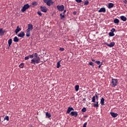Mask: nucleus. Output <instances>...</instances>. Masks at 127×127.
Returning <instances> with one entry per match:
<instances>
[{"label": "nucleus", "mask_w": 127, "mask_h": 127, "mask_svg": "<svg viewBox=\"0 0 127 127\" xmlns=\"http://www.w3.org/2000/svg\"><path fill=\"white\" fill-rule=\"evenodd\" d=\"M100 104L103 106L105 105V99L104 98H102L100 101Z\"/></svg>", "instance_id": "obj_19"}, {"label": "nucleus", "mask_w": 127, "mask_h": 127, "mask_svg": "<svg viewBox=\"0 0 127 127\" xmlns=\"http://www.w3.org/2000/svg\"><path fill=\"white\" fill-rule=\"evenodd\" d=\"M125 1H126V2H127V0H125Z\"/></svg>", "instance_id": "obj_49"}, {"label": "nucleus", "mask_w": 127, "mask_h": 127, "mask_svg": "<svg viewBox=\"0 0 127 127\" xmlns=\"http://www.w3.org/2000/svg\"><path fill=\"white\" fill-rule=\"evenodd\" d=\"M87 125H88V123L87 122H85L83 126V127H87Z\"/></svg>", "instance_id": "obj_39"}, {"label": "nucleus", "mask_w": 127, "mask_h": 127, "mask_svg": "<svg viewBox=\"0 0 127 127\" xmlns=\"http://www.w3.org/2000/svg\"><path fill=\"white\" fill-rule=\"evenodd\" d=\"M113 7H114V3H109L108 4V8H112Z\"/></svg>", "instance_id": "obj_18"}, {"label": "nucleus", "mask_w": 127, "mask_h": 127, "mask_svg": "<svg viewBox=\"0 0 127 127\" xmlns=\"http://www.w3.org/2000/svg\"><path fill=\"white\" fill-rule=\"evenodd\" d=\"M8 44H9V47H10V46H11V44H12V39H10L8 41Z\"/></svg>", "instance_id": "obj_23"}, {"label": "nucleus", "mask_w": 127, "mask_h": 127, "mask_svg": "<svg viewBox=\"0 0 127 127\" xmlns=\"http://www.w3.org/2000/svg\"><path fill=\"white\" fill-rule=\"evenodd\" d=\"M5 120L7 121H9V117H8V116H6L4 118V121H5Z\"/></svg>", "instance_id": "obj_32"}, {"label": "nucleus", "mask_w": 127, "mask_h": 127, "mask_svg": "<svg viewBox=\"0 0 127 127\" xmlns=\"http://www.w3.org/2000/svg\"><path fill=\"white\" fill-rule=\"evenodd\" d=\"M29 57H30V58L31 59H32V58H33L34 57V54H32V55H29Z\"/></svg>", "instance_id": "obj_35"}, {"label": "nucleus", "mask_w": 127, "mask_h": 127, "mask_svg": "<svg viewBox=\"0 0 127 127\" xmlns=\"http://www.w3.org/2000/svg\"><path fill=\"white\" fill-rule=\"evenodd\" d=\"M40 58L38 57V54L37 53H34V58L31 60V64H34L35 65L36 64H38L39 63H40Z\"/></svg>", "instance_id": "obj_1"}, {"label": "nucleus", "mask_w": 127, "mask_h": 127, "mask_svg": "<svg viewBox=\"0 0 127 127\" xmlns=\"http://www.w3.org/2000/svg\"><path fill=\"white\" fill-rule=\"evenodd\" d=\"M109 36H111V37L115 36V33L111 32L109 33Z\"/></svg>", "instance_id": "obj_33"}, {"label": "nucleus", "mask_w": 127, "mask_h": 127, "mask_svg": "<svg viewBox=\"0 0 127 127\" xmlns=\"http://www.w3.org/2000/svg\"><path fill=\"white\" fill-rule=\"evenodd\" d=\"M18 37H21L22 38H23V37L25 36V34H24V32H22L18 35Z\"/></svg>", "instance_id": "obj_13"}, {"label": "nucleus", "mask_w": 127, "mask_h": 127, "mask_svg": "<svg viewBox=\"0 0 127 127\" xmlns=\"http://www.w3.org/2000/svg\"><path fill=\"white\" fill-rule=\"evenodd\" d=\"M60 17H61V19L62 20H63L64 19V18H65V15H64L63 13H61L60 14Z\"/></svg>", "instance_id": "obj_22"}, {"label": "nucleus", "mask_w": 127, "mask_h": 127, "mask_svg": "<svg viewBox=\"0 0 127 127\" xmlns=\"http://www.w3.org/2000/svg\"><path fill=\"white\" fill-rule=\"evenodd\" d=\"M45 0H44V1H45Z\"/></svg>", "instance_id": "obj_50"}, {"label": "nucleus", "mask_w": 127, "mask_h": 127, "mask_svg": "<svg viewBox=\"0 0 127 127\" xmlns=\"http://www.w3.org/2000/svg\"><path fill=\"white\" fill-rule=\"evenodd\" d=\"M32 5H34V6L37 5L36 2H32Z\"/></svg>", "instance_id": "obj_43"}, {"label": "nucleus", "mask_w": 127, "mask_h": 127, "mask_svg": "<svg viewBox=\"0 0 127 127\" xmlns=\"http://www.w3.org/2000/svg\"><path fill=\"white\" fill-rule=\"evenodd\" d=\"M95 63L97 64V65H100L101 64V62H100V61H95Z\"/></svg>", "instance_id": "obj_36"}, {"label": "nucleus", "mask_w": 127, "mask_h": 127, "mask_svg": "<svg viewBox=\"0 0 127 127\" xmlns=\"http://www.w3.org/2000/svg\"><path fill=\"white\" fill-rule=\"evenodd\" d=\"M19 67L20 68H23L24 67V63H22L19 65Z\"/></svg>", "instance_id": "obj_28"}, {"label": "nucleus", "mask_w": 127, "mask_h": 127, "mask_svg": "<svg viewBox=\"0 0 127 127\" xmlns=\"http://www.w3.org/2000/svg\"><path fill=\"white\" fill-rule=\"evenodd\" d=\"M5 33V30H3L2 28L0 29V35H1V36H3V35H4Z\"/></svg>", "instance_id": "obj_12"}, {"label": "nucleus", "mask_w": 127, "mask_h": 127, "mask_svg": "<svg viewBox=\"0 0 127 127\" xmlns=\"http://www.w3.org/2000/svg\"><path fill=\"white\" fill-rule=\"evenodd\" d=\"M91 61H92V62H95V59H92Z\"/></svg>", "instance_id": "obj_47"}, {"label": "nucleus", "mask_w": 127, "mask_h": 127, "mask_svg": "<svg viewBox=\"0 0 127 127\" xmlns=\"http://www.w3.org/2000/svg\"><path fill=\"white\" fill-rule=\"evenodd\" d=\"M81 112H82V113H86V112H87V109L84 107L82 109Z\"/></svg>", "instance_id": "obj_30"}, {"label": "nucleus", "mask_w": 127, "mask_h": 127, "mask_svg": "<svg viewBox=\"0 0 127 127\" xmlns=\"http://www.w3.org/2000/svg\"><path fill=\"white\" fill-rule=\"evenodd\" d=\"M41 10L43 11V12H47V8L45 6H41L40 7Z\"/></svg>", "instance_id": "obj_9"}, {"label": "nucleus", "mask_w": 127, "mask_h": 127, "mask_svg": "<svg viewBox=\"0 0 127 127\" xmlns=\"http://www.w3.org/2000/svg\"><path fill=\"white\" fill-rule=\"evenodd\" d=\"M64 8L65 6H64V5H58L57 6V9H58V10H59V11L62 12L63 11V10H64Z\"/></svg>", "instance_id": "obj_3"}, {"label": "nucleus", "mask_w": 127, "mask_h": 127, "mask_svg": "<svg viewBox=\"0 0 127 127\" xmlns=\"http://www.w3.org/2000/svg\"><path fill=\"white\" fill-rule=\"evenodd\" d=\"M71 111H74V108H73V107H69L66 111V114H70Z\"/></svg>", "instance_id": "obj_10"}, {"label": "nucleus", "mask_w": 127, "mask_h": 127, "mask_svg": "<svg viewBox=\"0 0 127 127\" xmlns=\"http://www.w3.org/2000/svg\"><path fill=\"white\" fill-rule=\"evenodd\" d=\"M111 32L113 33L115 32V31H116V29L113 28L111 30Z\"/></svg>", "instance_id": "obj_38"}, {"label": "nucleus", "mask_w": 127, "mask_h": 127, "mask_svg": "<svg viewBox=\"0 0 127 127\" xmlns=\"http://www.w3.org/2000/svg\"><path fill=\"white\" fill-rule=\"evenodd\" d=\"M92 103H96V96H94L92 97Z\"/></svg>", "instance_id": "obj_29"}, {"label": "nucleus", "mask_w": 127, "mask_h": 127, "mask_svg": "<svg viewBox=\"0 0 127 127\" xmlns=\"http://www.w3.org/2000/svg\"><path fill=\"white\" fill-rule=\"evenodd\" d=\"M46 116L49 119V118H51V114L50 113L47 112L46 113Z\"/></svg>", "instance_id": "obj_27"}, {"label": "nucleus", "mask_w": 127, "mask_h": 127, "mask_svg": "<svg viewBox=\"0 0 127 127\" xmlns=\"http://www.w3.org/2000/svg\"><path fill=\"white\" fill-rule=\"evenodd\" d=\"M106 10L105 7H102L99 10L98 12H106Z\"/></svg>", "instance_id": "obj_14"}, {"label": "nucleus", "mask_w": 127, "mask_h": 127, "mask_svg": "<svg viewBox=\"0 0 127 127\" xmlns=\"http://www.w3.org/2000/svg\"><path fill=\"white\" fill-rule=\"evenodd\" d=\"M26 36H27V37H29L30 36V31H27L26 30Z\"/></svg>", "instance_id": "obj_25"}, {"label": "nucleus", "mask_w": 127, "mask_h": 127, "mask_svg": "<svg viewBox=\"0 0 127 127\" xmlns=\"http://www.w3.org/2000/svg\"><path fill=\"white\" fill-rule=\"evenodd\" d=\"M66 12V10H64V12L63 13H62L63 14L65 15V13Z\"/></svg>", "instance_id": "obj_46"}, {"label": "nucleus", "mask_w": 127, "mask_h": 127, "mask_svg": "<svg viewBox=\"0 0 127 127\" xmlns=\"http://www.w3.org/2000/svg\"><path fill=\"white\" fill-rule=\"evenodd\" d=\"M61 63V60L59 61L57 63V68H60V67H61V64H60Z\"/></svg>", "instance_id": "obj_24"}, {"label": "nucleus", "mask_w": 127, "mask_h": 127, "mask_svg": "<svg viewBox=\"0 0 127 127\" xmlns=\"http://www.w3.org/2000/svg\"><path fill=\"white\" fill-rule=\"evenodd\" d=\"M33 30V25L32 24H28V29L26 30L28 31H31Z\"/></svg>", "instance_id": "obj_7"}, {"label": "nucleus", "mask_w": 127, "mask_h": 127, "mask_svg": "<svg viewBox=\"0 0 127 127\" xmlns=\"http://www.w3.org/2000/svg\"><path fill=\"white\" fill-rule=\"evenodd\" d=\"M38 14H39V15H40V16H41L42 15V13H41V12L40 11H38L37 12Z\"/></svg>", "instance_id": "obj_42"}, {"label": "nucleus", "mask_w": 127, "mask_h": 127, "mask_svg": "<svg viewBox=\"0 0 127 127\" xmlns=\"http://www.w3.org/2000/svg\"><path fill=\"white\" fill-rule=\"evenodd\" d=\"M106 45H107V46H108V47H114V46H115V42H112L111 43H110V44L108 43H105Z\"/></svg>", "instance_id": "obj_8"}, {"label": "nucleus", "mask_w": 127, "mask_h": 127, "mask_svg": "<svg viewBox=\"0 0 127 127\" xmlns=\"http://www.w3.org/2000/svg\"><path fill=\"white\" fill-rule=\"evenodd\" d=\"M120 18L123 21H127V18L125 16H120Z\"/></svg>", "instance_id": "obj_16"}, {"label": "nucleus", "mask_w": 127, "mask_h": 127, "mask_svg": "<svg viewBox=\"0 0 127 127\" xmlns=\"http://www.w3.org/2000/svg\"><path fill=\"white\" fill-rule=\"evenodd\" d=\"M88 4H89V1L88 0H86L84 2V5H88Z\"/></svg>", "instance_id": "obj_34"}, {"label": "nucleus", "mask_w": 127, "mask_h": 127, "mask_svg": "<svg viewBox=\"0 0 127 127\" xmlns=\"http://www.w3.org/2000/svg\"><path fill=\"white\" fill-rule=\"evenodd\" d=\"M20 30H21V28H20L19 26H17L15 30V32L16 34H17L19 32V31H20Z\"/></svg>", "instance_id": "obj_15"}, {"label": "nucleus", "mask_w": 127, "mask_h": 127, "mask_svg": "<svg viewBox=\"0 0 127 127\" xmlns=\"http://www.w3.org/2000/svg\"><path fill=\"white\" fill-rule=\"evenodd\" d=\"M114 22L116 24H118V23H120V20L119 19H115L114 20Z\"/></svg>", "instance_id": "obj_20"}, {"label": "nucleus", "mask_w": 127, "mask_h": 127, "mask_svg": "<svg viewBox=\"0 0 127 127\" xmlns=\"http://www.w3.org/2000/svg\"><path fill=\"white\" fill-rule=\"evenodd\" d=\"M30 57H29V56H28L26 57H25L24 59L25 60H28V59H29Z\"/></svg>", "instance_id": "obj_41"}, {"label": "nucleus", "mask_w": 127, "mask_h": 127, "mask_svg": "<svg viewBox=\"0 0 127 127\" xmlns=\"http://www.w3.org/2000/svg\"><path fill=\"white\" fill-rule=\"evenodd\" d=\"M73 14H76V13H77L76 12V11H74L73 12Z\"/></svg>", "instance_id": "obj_48"}, {"label": "nucleus", "mask_w": 127, "mask_h": 127, "mask_svg": "<svg viewBox=\"0 0 127 127\" xmlns=\"http://www.w3.org/2000/svg\"><path fill=\"white\" fill-rule=\"evenodd\" d=\"M95 98H96L97 101H98V100H99V93H98V92H96V93H95Z\"/></svg>", "instance_id": "obj_26"}, {"label": "nucleus", "mask_w": 127, "mask_h": 127, "mask_svg": "<svg viewBox=\"0 0 127 127\" xmlns=\"http://www.w3.org/2000/svg\"><path fill=\"white\" fill-rule=\"evenodd\" d=\"M45 3H46L48 6H51V5L54 4V2L52 0H47L44 1Z\"/></svg>", "instance_id": "obj_2"}, {"label": "nucleus", "mask_w": 127, "mask_h": 127, "mask_svg": "<svg viewBox=\"0 0 127 127\" xmlns=\"http://www.w3.org/2000/svg\"><path fill=\"white\" fill-rule=\"evenodd\" d=\"M111 84H112L113 87H116L118 85V79L112 78Z\"/></svg>", "instance_id": "obj_4"}, {"label": "nucleus", "mask_w": 127, "mask_h": 127, "mask_svg": "<svg viewBox=\"0 0 127 127\" xmlns=\"http://www.w3.org/2000/svg\"><path fill=\"white\" fill-rule=\"evenodd\" d=\"M70 116L77 118L78 117V112L76 111H72L70 114Z\"/></svg>", "instance_id": "obj_6"}, {"label": "nucleus", "mask_w": 127, "mask_h": 127, "mask_svg": "<svg viewBox=\"0 0 127 127\" xmlns=\"http://www.w3.org/2000/svg\"><path fill=\"white\" fill-rule=\"evenodd\" d=\"M110 115L112 116V118H117L119 114L118 113H115L114 112H110Z\"/></svg>", "instance_id": "obj_11"}, {"label": "nucleus", "mask_w": 127, "mask_h": 127, "mask_svg": "<svg viewBox=\"0 0 127 127\" xmlns=\"http://www.w3.org/2000/svg\"><path fill=\"white\" fill-rule=\"evenodd\" d=\"M75 1L78 2V3H80V2H82V0H75Z\"/></svg>", "instance_id": "obj_40"}, {"label": "nucleus", "mask_w": 127, "mask_h": 127, "mask_svg": "<svg viewBox=\"0 0 127 127\" xmlns=\"http://www.w3.org/2000/svg\"><path fill=\"white\" fill-rule=\"evenodd\" d=\"M64 50H65V49H64L63 48H60V51H64Z\"/></svg>", "instance_id": "obj_44"}, {"label": "nucleus", "mask_w": 127, "mask_h": 127, "mask_svg": "<svg viewBox=\"0 0 127 127\" xmlns=\"http://www.w3.org/2000/svg\"><path fill=\"white\" fill-rule=\"evenodd\" d=\"M93 107H94V108H99V101H97L93 104Z\"/></svg>", "instance_id": "obj_17"}, {"label": "nucleus", "mask_w": 127, "mask_h": 127, "mask_svg": "<svg viewBox=\"0 0 127 127\" xmlns=\"http://www.w3.org/2000/svg\"><path fill=\"white\" fill-rule=\"evenodd\" d=\"M102 65H103V64H99V65L98 66L99 69H100V68H101V67H102Z\"/></svg>", "instance_id": "obj_45"}, {"label": "nucleus", "mask_w": 127, "mask_h": 127, "mask_svg": "<svg viewBox=\"0 0 127 127\" xmlns=\"http://www.w3.org/2000/svg\"><path fill=\"white\" fill-rule=\"evenodd\" d=\"M13 41H14V42H18V41H19V39H18V38L17 37L15 36L13 38Z\"/></svg>", "instance_id": "obj_21"}, {"label": "nucleus", "mask_w": 127, "mask_h": 127, "mask_svg": "<svg viewBox=\"0 0 127 127\" xmlns=\"http://www.w3.org/2000/svg\"><path fill=\"white\" fill-rule=\"evenodd\" d=\"M29 7V4H26L24 5V6L22 7V8L21 9V11L22 12H24L26 10V9H28Z\"/></svg>", "instance_id": "obj_5"}, {"label": "nucleus", "mask_w": 127, "mask_h": 127, "mask_svg": "<svg viewBox=\"0 0 127 127\" xmlns=\"http://www.w3.org/2000/svg\"><path fill=\"white\" fill-rule=\"evenodd\" d=\"M89 64L90 65V66H92L93 67H94V63L93 62H90Z\"/></svg>", "instance_id": "obj_37"}, {"label": "nucleus", "mask_w": 127, "mask_h": 127, "mask_svg": "<svg viewBox=\"0 0 127 127\" xmlns=\"http://www.w3.org/2000/svg\"><path fill=\"white\" fill-rule=\"evenodd\" d=\"M7 48H8V49L9 48V47H8Z\"/></svg>", "instance_id": "obj_51"}, {"label": "nucleus", "mask_w": 127, "mask_h": 127, "mask_svg": "<svg viewBox=\"0 0 127 127\" xmlns=\"http://www.w3.org/2000/svg\"><path fill=\"white\" fill-rule=\"evenodd\" d=\"M75 91L76 92H78V91H79V85H75Z\"/></svg>", "instance_id": "obj_31"}]
</instances>
